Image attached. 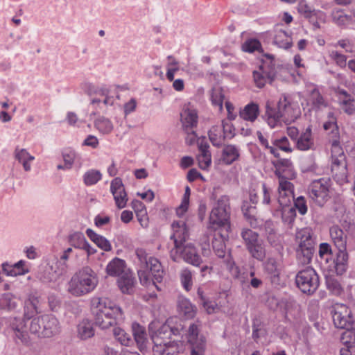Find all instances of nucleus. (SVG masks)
<instances>
[{
  "instance_id": "1",
  "label": "nucleus",
  "mask_w": 355,
  "mask_h": 355,
  "mask_svg": "<svg viewBox=\"0 0 355 355\" xmlns=\"http://www.w3.org/2000/svg\"><path fill=\"white\" fill-rule=\"evenodd\" d=\"M91 306L95 324L101 329H107L125 320L122 309L108 298L93 297Z\"/></svg>"
},
{
  "instance_id": "2",
  "label": "nucleus",
  "mask_w": 355,
  "mask_h": 355,
  "mask_svg": "<svg viewBox=\"0 0 355 355\" xmlns=\"http://www.w3.org/2000/svg\"><path fill=\"white\" fill-rule=\"evenodd\" d=\"M300 115V110L297 104L293 101L291 96L282 94L276 107L272 102L267 101L263 117L270 128H275L281 119L285 123H291L297 119Z\"/></svg>"
},
{
  "instance_id": "3",
  "label": "nucleus",
  "mask_w": 355,
  "mask_h": 355,
  "mask_svg": "<svg viewBox=\"0 0 355 355\" xmlns=\"http://www.w3.org/2000/svg\"><path fill=\"white\" fill-rule=\"evenodd\" d=\"M219 187L213 189L210 199L214 200L212 209L209 215V223L213 228L220 230H230V197L227 195L218 196Z\"/></svg>"
},
{
  "instance_id": "4",
  "label": "nucleus",
  "mask_w": 355,
  "mask_h": 355,
  "mask_svg": "<svg viewBox=\"0 0 355 355\" xmlns=\"http://www.w3.org/2000/svg\"><path fill=\"white\" fill-rule=\"evenodd\" d=\"M98 283L96 272L89 266L76 272L68 283L67 291L73 296L80 297L92 292Z\"/></svg>"
},
{
  "instance_id": "5",
  "label": "nucleus",
  "mask_w": 355,
  "mask_h": 355,
  "mask_svg": "<svg viewBox=\"0 0 355 355\" xmlns=\"http://www.w3.org/2000/svg\"><path fill=\"white\" fill-rule=\"evenodd\" d=\"M297 238L300 239L297 249V261L302 264H309L315 252V238L314 234L311 228L305 227L297 232Z\"/></svg>"
},
{
  "instance_id": "6",
  "label": "nucleus",
  "mask_w": 355,
  "mask_h": 355,
  "mask_svg": "<svg viewBox=\"0 0 355 355\" xmlns=\"http://www.w3.org/2000/svg\"><path fill=\"white\" fill-rule=\"evenodd\" d=\"M295 284L303 293L311 295L320 285L319 276L313 268L306 267L297 273Z\"/></svg>"
},
{
  "instance_id": "7",
  "label": "nucleus",
  "mask_w": 355,
  "mask_h": 355,
  "mask_svg": "<svg viewBox=\"0 0 355 355\" xmlns=\"http://www.w3.org/2000/svg\"><path fill=\"white\" fill-rule=\"evenodd\" d=\"M173 234L170 239L173 241L174 247L170 251L171 257L174 261L178 259V250L181 245H184L186 240L189 238V232L184 221H175L172 223Z\"/></svg>"
},
{
  "instance_id": "8",
  "label": "nucleus",
  "mask_w": 355,
  "mask_h": 355,
  "mask_svg": "<svg viewBox=\"0 0 355 355\" xmlns=\"http://www.w3.org/2000/svg\"><path fill=\"white\" fill-rule=\"evenodd\" d=\"M263 268L272 285L279 286L281 284V273L284 268L281 257L269 255L263 263Z\"/></svg>"
},
{
  "instance_id": "9",
  "label": "nucleus",
  "mask_w": 355,
  "mask_h": 355,
  "mask_svg": "<svg viewBox=\"0 0 355 355\" xmlns=\"http://www.w3.org/2000/svg\"><path fill=\"white\" fill-rule=\"evenodd\" d=\"M329 181L321 178L313 181L309 187V197L319 206H322L329 198Z\"/></svg>"
},
{
  "instance_id": "10",
  "label": "nucleus",
  "mask_w": 355,
  "mask_h": 355,
  "mask_svg": "<svg viewBox=\"0 0 355 355\" xmlns=\"http://www.w3.org/2000/svg\"><path fill=\"white\" fill-rule=\"evenodd\" d=\"M331 315L334 326L338 329L349 328L355 323L350 309L345 304H336L332 308Z\"/></svg>"
},
{
  "instance_id": "11",
  "label": "nucleus",
  "mask_w": 355,
  "mask_h": 355,
  "mask_svg": "<svg viewBox=\"0 0 355 355\" xmlns=\"http://www.w3.org/2000/svg\"><path fill=\"white\" fill-rule=\"evenodd\" d=\"M276 175L279 178L278 198L277 201L279 206L291 205L294 200V186L288 181L284 175H279L276 172Z\"/></svg>"
},
{
  "instance_id": "12",
  "label": "nucleus",
  "mask_w": 355,
  "mask_h": 355,
  "mask_svg": "<svg viewBox=\"0 0 355 355\" xmlns=\"http://www.w3.org/2000/svg\"><path fill=\"white\" fill-rule=\"evenodd\" d=\"M187 338L191 346V355H202L206 340L205 337L199 334L197 324L192 323L189 325Z\"/></svg>"
},
{
  "instance_id": "13",
  "label": "nucleus",
  "mask_w": 355,
  "mask_h": 355,
  "mask_svg": "<svg viewBox=\"0 0 355 355\" xmlns=\"http://www.w3.org/2000/svg\"><path fill=\"white\" fill-rule=\"evenodd\" d=\"M172 318L168 319L165 323L160 325L159 327L151 334L152 340L155 345L153 350L158 352V348H162L163 345H167L171 338V331L170 330V322Z\"/></svg>"
},
{
  "instance_id": "14",
  "label": "nucleus",
  "mask_w": 355,
  "mask_h": 355,
  "mask_svg": "<svg viewBox=\"0 0 355 355\" xmlns=\"http://www.w3.org/2000/svg\"><path fill=\"white\" fill-rule=\"evenodd\" d=\"M64 273L54 262L40 268L37 277L43 283L47 284L56 282Z\"/></svg>"
},
{
  "instance_id": "15",
  "label": "nucleus",
  "mask_w": 355,
  "mask_h": 355,
  "mask_svg": "<svg viewBox=\"0 0 355 355\" xmlns=\"http://www.w3.org/2000/svg\"><path fill=\"white\" fill-rule=\"evenodd\" d=\"M110 191L113 195L116 207L119 209L124 208L127 204L128 196L120 178H115L111 181Z\"/></svg>"
},
{
  "instance_id": "16",
  "label": "nucleus",
  "mask_w": 355,
  "mask_h": 355,
  "mask_svg": "<svg viewBox=\"0 0 355 355\" xmlns=\"http://www.w3.org/2000/svg\"><path fill=\"white\" fill-rule=\"evenodd\" d=\"M180 121L183 130L186 133L193 132V130L197 127L198 115L196 110L184 107L180 113Z\"/></svg>"
},
{
  "instance_id": "17",
  "label": "nucleus",
  "mask_w": 355,
  "mask_h": 355,
  "mask_svg": "<svg viewBox=\"0 0 355 355\" xmlns=\"http://www.w3.org/2000/svg\"><path fill=\"white\" fill-rule=\"evenodd\" d=\"M178 259L177 261H178L180 259L182 258L187 263L195 266H199L202 262L196 249L191 244L181 245V248L178 250Z\"/></svg>"
},
{
  "instance_id": "18",
  "label": "nucleus",
  "mask_w": 355,
  "mask_h": 355,
  "mask_svg": "<svg viewBox=\"0 0 355 355\" xmlns=\"http://www.w3.org/2000/svg\"><path fill=\"white\" fill-rule=\"evenodd\" d=\"M230 230L216 231L212 240V248L216 255L219 258H224L226 254L225 241L229 239Z\"/></svg>"
},
{
  "instance_id": "19",
  "label": "nucleus",
  "mask_w": 355,
  "mask_h": 355,
  "mask_svg": "<svg viewBox=\"0 0 355 355\" xmlns=\"http://www.w3.org/2000/svg\"><path fill=\"white\" fill-rule=\"evenodd\" d=\"M42 336L50 338L60 331V324L58 319L51 314L43 315Z\"/></svg>"
},
{
  "instance_id": "20",
  "label": "nucleus",
  "mask_w": 355,
  "mask_h": 355,
  "mask_svg": "<svg viewBox=\"0 0 355 355\" xmlns=\"http://www.w3.org/2000/svg\"><path fill=\"white\" fill-rule=\"evenodd\" d=\"M259 197L256 193L250 192V201L253 205H249L248 202H243L242 205V211L244 216L249 221L250 225L253 227L257 226V220L255 218L256 207L255 205L258 202Z\"/></svg>"
},
{
  "instance_id": "21",
  "label": "nucleus",
  "mask_w": 355,
  "mask_h": 355,
  "mask_svg": "<svg viewBox=\"0 0 355 355\" xmlns=\"http://www.w3.org/2000/svg\"><path fill=\"white\" fill-rule=\"evenodd\" d=\"M338 162H332V177L339 185H343L345 183L347 182V163L344 159H341Z\"/></svg>"
},
{
  "instance_id": "22",
  "label": "nucleus",
  "mask_w": 355,
  "mask_h": 355,
  "mask_svg": "<svg viewBox=\"0 0 355 355\" xmlns=\"http://www.w3.org/2000/svg\"><path fill=\"white\" fill-rule=\"evenodd\" d=\"M26 261L20 260L13 265L9 264L7 262L1 264L2 272L9 277H16L18 275H24L29 272V270L25 266Z\"/></svg>"
},
{
  "instance_id": "23",
  "label": "nucleus",
  "mask_w": 355,
  "mask_h": 355,
  "mask_svg": "<svg viewBox=\"0 0 355 355\" xmlns=\"http://www.w3.org/2000/svg\"><path fill=\"white\" fill-rule=\"evenodd\" d=\"M240 157V150L238 146L227 144L223 146L220 161L226 165H230L238 160Z\"/></svg>"
},
{
  "instance_id": "24",
  "label": "nucleus",
  "mask_w": 355,
  "mask_h": 355,
  "mask_svg": "<svg viewBox=\"0 0 355 355\" xmlns=\"http://www.w3.org/2000/svg\"><path fill=\"white\" fill-rule=\"evenodd\" d=\"M338 103L340 108L347 114L352 115L355 112L354 98L343 89H339L337 92Z\"/></svg>"
},
{
  "instance_id": "25",
  "label": "nucleus",
  "mask_w": 355,
  "mask_h": 355,
  "mask_svg": "<svg viewBox=\"0 0 355 355\" xmlns=\"http://www.w3.org/2000/svg\"><path fill=\"white\" fill-rule=\"evenodd\" d=\"M297 149L301 151H306L313 149L314 141L312 136L311 128L309 126L304 132H302L295 142Z\"/></svg>"
},
{
  "instance_id": "26",
  "label": "nucleus",
  "mask_w": 355,
  "mask_h": 355,
  "mask_svg": "<svg viewBox=\"0 0 355 355\" xmlns=\"http://www.w3.org/2000/svg\"><path fill=\"white\" fill-rule=\"evenodd\" d=\"M273 44L279 48L288 50L293 46L292 37L286 31L276 28L274 30Z\"/></svg>"
},
{
  "instance_id": "27",
  "label": "nucleus",
  "mask_w": 355,
  "mask_h": 355,
  "mask_svg": "<svg viewBox=\"0 0 355 355\" xmlns=\"http://www.w3.org/2000/svg\"><path fill=\"white\" fill-rule=\"evenodd\" d=\"M132 336H134L133 343L135 342L139 350L142 352L146 348L147 337L146 329L137 322L132 324Z\"/></svg>"
},
{
  "instance_id": "28",
  "label": "nucleus",
  "mask_w": 355,
  "mask_h": 355,
  "mask_svg": "<svg viewBox=\"0 0 355 355\" xmlns=\"http://www.w3.org/2000/svg\"><path fill=\"white\" fill-rule=\"evenodd\" d=\"M14 157L23 166L25 171L28 172L31 170V163L35 159V157L31 155L26 149L17 146L14 151Z\"/></svg>"
},
{
  "instance_id": "29",
  "label": "nucleus",
  "mask_w": 355,
  "mask_h": 355,
  "mask_svg": "<svg viewBox=\"0 0 355 355\" xmlns=\"http://www.w3.org/2000/svg\"><path fill=\"white\" fill-rule=\"evenodd\" d=\"M10 326L11 329L15 332V336L19 339L22 343H27L28 335L25 331L26 322L25 318L14 317L10 319Z\"/></svg>"
},
{
  "instance_id": "30",
  "label": "nucleus",
  "mask_w": 355,
  "mask_h": 355,
  "mask_svg": "<svg viewBox=\"0 0 355 355\" xmlns=\"http://www.w3.org/2000/svg\"><path fill=\"white\" fill-rule=\"evenodd\" d=\"M329 234L337 249H346L347 235L338 225H335L331 226L329 229Z\"/></svg>"
},
{
  "instance_id": "31",
  "label": "nucleus",
  "mask_w": 355,
  "mask_h": 355,
  "mask_svg": "<svg viewBox=\"0 0 355 355\" xmlns=\"http://www.w3.org/2000/svg\"><path fill=\"white\" fill-rule=\"evenodd\" d=\"M148 270L153 277V284L161 282L164 277V270L160 261L155 257H149Z\"/></svg>"
},
{
  "instance_id": "32",
  "label": "nucleus",
  "mask_w": 355,
  "mask_h": 355,
  "mask_svg": "<svg viewBox=\"0 0 355 355\" xmlns=\"http://www.w3.org/2000/svg\"><path fill=\"white\" fill-rule=\"evenodd\" d=\"M125 262L118 257L111 260L106 266L105 271L111 277H120L125 272Z\"/></svg>"
},
{
  "instance_id": "33",
  "label": "nucleus",
  "mask_w": 355,
  "mask_h": 355,
  "mask_svg": "<svg viewBox=\"0 0 355 355\" xmlns=\"http://www.w3.org/2000/svg\"><path fill=\"white\" fill-rule=\"evenodd\" d=\"M259 114V105L254 103H250L239 111V116L246 121L254 122Z\"/></svg>"
},
{
  "instance_id": "34",
  "label": "nucleus",
  "mask_w": 355,
  "mask_h": 355,
  "mask_svg": "<svg viewBox=\"0 0 355 355\" xmlns=\"http://www.w3.org/2000/svg\"><path fill=\"white\" fill-rule=\"evenodd\" d=\"M335 271L337 275H342L348 267V253L345 250L338 249L336 257L334 261Z\"/></svg>"
},
{
  "instance_id": "35",
  "label": "nucleus",
  "mask_w": 355,
  "mask_h": 355,
  "mask_svg": "<svg viewBox=\"0 0 355 355\" xmlns=\"http://www.w3.org/2000/svg\"><path fill=\"white\" fill-rule=\"evenodd\" d=\"M87 236L92 241L98 248L105 252L112 250V245L110 242L103 236L98 234L92 229L86 230Z\"/></svg>"
},
{
  "instance_id": "36",
  "label": "nucleus",
  "mask_w": 355,
  "mask_h": 355,
  "mask_svg": "<svg viewBox=\"0 0 355 355\" xmlns=\"http://www.w3.org/2000/svg\"><path fill=\"white\" fill-rule=\"evenodd\" d=\"M178 309L181 314L187 318H192L196 313V307L186 297H179L178 300Z\"/></svg>"
},
{
  "instance_id": "37",
  "label": "nucleus",
  "mask_w": 355,
  "mask_h": 355,
  "mask_svg": "<svg viewBox=\"0 0 355 355\" xmlns=\"http://www.w3.org/2000/svg\"><path fill=\"white\" fill-rule=\"evenodd\" d=\"M117 283L122 293L130 294L133 291L135 278L131 274L124 272L119 277Z\"/></svg>"
},
{
  "instance_id": "38",
  "label": "nucleus",
  "mask_w": 355,
  "mask_h": 355,
  "mask_svg": "<svg viewBox=\"0 0 355 355\" xmlns=\"http://www.w3.org/2000/svg\"><path fill=\"white\" fill-rule=\"evenodd\" d=\"M266 56L269 58L270 60L268 62L264 61L259 68L269 79V83L272 84L277 76V67L272 61L274 56L272 55H266Z\"/></svg>"
},
{
  "instance_id": "39",
  "label": "nucleus",
  "mask_w": 355,
  "mask_h": 355,
  "mask_svg": "<svg viewBox=\"0 0 355 355\" xmlns=\"http://www.w3.org/2000/svg\"><path fill=\"white\" fill-rule=\"evenodd\" d=\"M246 250L250 256L257 261H263L266 258V248L262 240L248 246Z\"/></svg>"
},
{
  "instance_id": "40",
  "label": "nucleus",
  "mask_w": 355,
  "mask_h": 355,
  "mask_svg": "<svg viewBox=\"0 0 355 355\" xmlns=\"http://www.w3.org/2000/svg\"><path fill=\"white\" fill-rule=\"evenodd\" d=\"M345 331L343 332L340 341L345 346L343 349H348L350 352V349L355 347V323L349 327V328H345Z\"/></svg>"
},
{
  "instance_id": "41",
  "label": "nucleus",
  "mask_w": 355,
  "mask_h": 355,
  "mask_svg": "<svg viewBox=\"0 0 355 355\" xmlns=\"http://www.w3.org/2000/svg\"><path fill=\"white\" fill-rule=\"evenodd\" d=\"M78 336L82 340H86L94 335L93 324L88 320H83L77 327Z\"/></svg>"
},
{
  "instance_id": "42",
  "label": "nucleus",
  "mask_w": 355,
  "mask_h": 355,
  "mask_svg": "<svg viewBox=\"0 0 355 355\" xmlns=\"http://www.w3.org/2000/svg\"><path fill=\"white\" fill-rule=\"evenodd\" d=\"M209 138L213 146L219 147L226 139L220 125H213L208 132Z\"/></svg>"
},
{
  "instance_id": "43",
  "label": "nucleus",
  "mask_w": 355,
  "mask_h": 355,
  "mask_svg": "<svg viewBox=\"0 0 355 355\" xmlns=\"http://www.w3.org/2000/svg\"><path fill=\"white\" fill-rule=\"evenodd\" d=\"M325 283L327 290L332 295L338 296L343 293V288L338 277L334 275H327L325 277Z\"/></svg>"
},
{
  "instance_id": "44",
  "label": "nucleus",
  "mask_w": 355,
  "mask_h": 355,
  "mask_svg": "<svg viewBox=\"0 0 355 355\" xmlns=\"http://www.w3.org/2000/svg\"><path fill=\"white\" fill-rule=\"evenodd\" d=\"M113 335L122 345L130 346L133 344L132 335L120 327L113 329Z\"/></svg>"
},
{
  "instance_id": "45",
  "label": "nucleus",
  "mask_w": 355,
  "mask_h": 355,
  "mask_svg": "<svg viewBox=\"0 0 355 355\" xmlns=\"http://www.w3.org/2000/svg\"><path fill=\"white\" fill-rule=\"evenodd\" d=\"M69 244L75 248L83 250L85 246L88 247V242L85 235L80 232H76L69 236Z\"/></svg>"
},
{
  "instance_id": "46",
  "label": "nucleus",
  "mask_w": 355,
  "mask_h": 355,
  "mask_svg": "<svg viewBox=\"0 0 355 355\" xmlns=\"http://www.w3.org/2000/svg\"><path fill=\"white\" fill-rule=\"evenodd\" d=\"M0 306L5 310H15L17 306V302L16 301L15 295L11 293L3 294L0 299Z\"/></svg>"
},
{
  "instance_id": "47",
  "label": "nucleus",
  "mask_w": 355,
  "mask_h": 355,
  "mask_svg": "<svg viewBox=\"0 0 355 355\" xmlns=\"http://www.w3.org/2000/svg\"><path fill=\"white\" fill-rule=\"evenodd\" d=\"M241 236L245 248L261 240L258 233L248 228L242 230Z\"/></svg>"
},
{
  "instance_id": "48",
  "label": "nucleus",
  "mask_w": 355,
  "mask_h": 355,
  "mask_svg": "<svg viewBox=\"0 0 355 355\" xmlns=\"http://www.w3.org/2000/svg\"><path fill=\"white\" fill-rule=\"evenodd\" d=\"M84 92L89 96L92 95H106L109 93V89L105 87H98L90 83H85L82 86Z\"/></svg>"
},
{
  "instance_id": "49",
  "label": "nucleus",
  "mask_w": 355,
  "mask_h": 355,
  "mask_svg": "<svg viewBox=\"0 0 355 355\" xmlns=\"http://www.w3.org/2000/svg\"><path fill=\"white\" fill-rule=\"evenodd\" d=\"M95 128L103 134H109L113 130L111 121L104 116L98 118L94 121Z\"/></svg>"
},
{
  "instance_id": "50",
  "label": "nucleus",
  "mask_w": 355,
  "mask_h": 355,
  "mask_svg": "<svg viewBox=\"0 0 355 355\" xmlns=\"http://www.w3.org/2000/svg\"><path fill=\"white\" fill-rule=\"evenodd\" d=\"M281 209V215L282 220L287 223L291 224L296 217V211L295 207L291 205L279 206Z\"/></svg>"
},
{
  "instance_id": "51",
  "label": "nucleus",
  "mask_w": 355,
  "mask_h": 355,
  "mask_svg": "<svg viewBox=\"0 0 355 355\" xmlns=\"http://www.w3.org/2000/svg\"><path fill=\"white\" fill-rule=\"evenodd\" d=\"M102 178V174L98 170L90 169L85 173L83 182L87 186L96 184Z\"/></svg>"
},
{
  "instance_id": "52",
  "label": "nucleus",
  "mask_w": 355,
  "mask_h": 355,
  "mask_svg": "<svg viewBox=\"0 0 355 355\" xmlns=\"http://www.w3.org/2000/svg\"><path fill=\"white\" fill-rule=\"evenodd\" d=\"M167 59L168 62L167 64L166 78L171 82L174 80L175 73L179 71V63L173 55H168Z\"/></svg>"
},
{
  "instance_id": "53",
  "label": "nucleus",
  "mask_w": 355,
  "mask_h": 355,
  "mask_svg": "<svg viewBox=\"0 0 355 355\" xmlns=\"http://www.w3.org/2000/svg\"><path fill=\"white\" fill-rule=\"evenodd\" d=\"M331 153H332V162H338L341 159L345 160V157L343 149L340 146V143L338 137L331 140Z\"/></svg>"
},
{
  "instance_id": "54",
  "label": "nucleus",
  "mask_w": 355,
  "mask_h": 355,
  "mask_svg": "<svg viewBox=\"0 0 355 355\" xmlns=\"http://www.w3.org/2000/svg\"><path fill=\"white\" fill-rule=\"evenodd\" d=\"M160 355H178L180 353L178 343L175 341L169 342L167 345H163L162 348H158Z\"/></svg>"
},
{
  "instance_id": "55",
  "label": "nucleus",
  "mask_w": 355,
  "mask_h": 355,
  "mask_svg": "<svg viewBox=\"0 0 355 355\" xmlns=\"http://www.w3.org/2000/svg\"><path fill=\"white\" fill-rule=\"evenodd\" d=\"M64 163L66 166L72 168V166L76 159L78 158V154L72 148H68L62 150V153Z\"/></svg>"
},
{
  "instance_id": "56",
  "label": "nucleus",
  "mask_w": 355,
  "mask_h": 355,
  "mask_svg": "<svg viewBox=\"0 0 355 355\" xmlns=\"http://www.w3.org/2000/svg\"><path fill=\"white\" fill-rule=\"evenodd\" d=\"M298 12L306 19H310L313 15L315 10L305 0H300L297 6Z\"/></svg>"
},
{
  "instance_id": "57",
  "label": "nucleus",
  "mask_w": 355,
  "mask_h": 355,
  "mask_svg": "<svg viewBox=\"0 0 355 355\" xmlns=\"http://www.w3.org/2000/svg\"><path fill=\"white\" fill-rule=\"evenodd\" d=\"M180 281L183 288L189 291L193 285L192 273L188 268L183 269L180 272Z\"/></svg>"
},
{
  "instance_id": "58",
  "label": "nucleus",
  "mask_w": 355,
  "mask_h": 355,
  "mask_svg": "<svg viewBox=\"0 0 355 355\" xmlns=\"http://www.w3.org/2000/svg\"><path fill=\"white\" fill-rule=\"evenodd\" d=\"M191 189L189 186L185 187V191L182 200L180 205L176 209V214L179 216H182L188 209L189 204V196Z\"/></svg>"
},
{
  "instance_id": "59",
  "label": "nucleus",
  "mask_w": 355,
  "mask_h": 355,
  "mask_svg": "<svg viewBox=\"0 0 355 355\" xmlns=\"http://www.w3.org/2000/svg\"><path fill=\"white\" fill-rule=\"evenodd\" d=\"M272 144L278 149L283 150L284 152L291 153L293 151L292 148L290 146L289 141L288 138L285 136H283L279 139H272Z\"/></svg>"
},
{
  "instance_id": "60",
  "label": "nucleus",
  "mask_w": 355,
  "mask_h": 355,
  "mask_svg": "<svg viewBox=\"0 0 355 355\" xmlns=\"http://www.w3.org/2000/svg\"><path fill=\"white\" fill-rule=\"evenodd\" d=\"M261 45L260 42L257 39L247 40L242 44V50L245 52L253 53L256 51H259Z\"/></svg>"
},
{
  "instance_id": "61",
  "label": "nucleus",
  "mask_w": 355,
  "mask_h": 355,
  "mask_svg": "<svg viewBox=\"0 0 355 355\" xmlns=\"http://www.w3.org/2000/svg\"><path fill=\"white\" fill-rule=\"evenodd\" d=\"M318 254L320 259L328 262L329 259L332 257V248L331 245L328 243H321L319 245Z\"/></svg>"
},
{
  "instance_id": "62",
  "label": "nucleus",
  "mask_w": 355,
  "mask_h": 355,
  "mask_svg": "<svg viewBox=\"0 0 355 355\" xmlns=\"http://www.w3.org/2000/svg\"><path fill=\"white\" fill-rule=\"evenodd\" d=\"M311 101L313 105L318 109H322L327 106V103L317 89L312 92Z\"/></svg>"
},
{
  "instance_id": "63",
  "label": "nucleus",
  "mask_w": 355,
  "mask_h": 355,
  "mask_svg": "<svg viewBox=\"0 0 355 355\" xmlns=\"http://www.w3.org/2000/svg\"><path fill=\"white\" fill-rule=\"evenodd\" d=\"M253 78L255 85L259 88L264 87L267 83H269V79L265 73H263L260 68H259L258 70L253 71Z\"/></svg>"
},
{
  "instance_id": "64",
  "label": "nucleus",
  "mask_w": 355,
  "mask_h": 355,
  "mask_svg": "<svg viewBox=\"0 0 355 355\" xmlns=\"http://www.w3.org/2000/svg\"><path fill=\"white\" fill-rule=\"evenodd\" d=\"M230 121L229 120H223L220 125L225 139H228L233 138L235 135V128Z\"/></svg>"
}]
</instances>
